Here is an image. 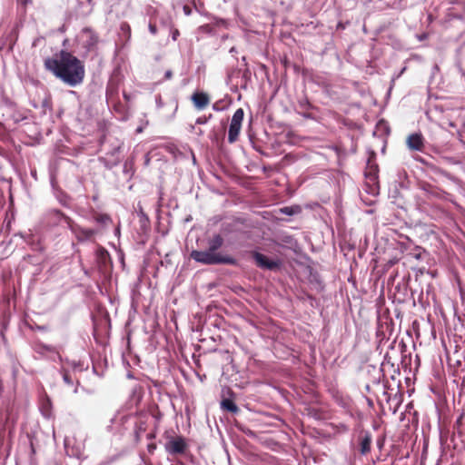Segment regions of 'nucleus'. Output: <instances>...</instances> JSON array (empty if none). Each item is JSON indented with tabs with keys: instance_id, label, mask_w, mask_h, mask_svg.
I'll use <instances>...</instances> for the list:
<instances>
[{
	"instance_id": "f257e3e1",
	"label": "nucleus",
	"mask_w": 465,
	"mask_h": 465,
	"mask_svg": "<svg viewBox=\"0 0 465 465\" xmlns=\"http://www.w3.org/2000/svg\"><path fill=\"white\" fill-rule=\"evenodd\" d=\"M45 66L71 86L82 83L84 78L85 71L83 62L64 50L53 57L46 58Z\"/></svg>"
},
{
	"instance_id": "f03ea898",
	"label": "nucleus",
	"mask_w": 465,
	"mask_h": 465,
	"mask_svg": "<svg viewBox=\"0 0 465 465\" xmlns=\"http://www.w3.org/2000/svg\"><path fill=\"white\" fill-rule=\"evenodd\" d=\"M223 238L220 234H215L208 241V248L206 250H193L191 252V258L195 262L205 265H235L237 263L236 259L227 254H223L221 252H218V250L223 246Z\"/></svg>"
},
{
	"instance_id": "7ed1b4c3",
	"label": "nucleus",
	"mask_w": 465,
	"mask_h": 465,
	"mask_svg": "<svg viewBox=\"0 0 465 465\" xmlns=\"http://www.w3.org/2000/svg\"><path fill=\"white\" fill-rule=\"evenodd\" d=\"M53 213L57 218H62V219H64L66 222L69 229L75 235V237L78 239V241L83 242V241L89 240L95 233V231L93 230V229L83 228V227L79 226L78 224L74 223L69 217L65 216L59 210H54Z\"/></svg>"
},
{
	"instance_id": "20e7f679",
	"label": "nucleus",
	"mask_w": 465,
	"mask_h": 465,
	"mask_svg": "<svg viewBox=\"0 0 465 465\" xmlns=\"http://www.w3.org/2000/svg\"><path fill=\"white\" fill-rule=\"evenodd\" d=\"M164 449L167 453L171 455H180L183 454L187 449V443L185 440L181 437H170V439L165 442Z\"/></svg>"
},
{
	"instance_id": "39448f33",
	"label": "nucleus",
	"mask_w": 465,
	"mask_h": 465,
	"mask_svg": "<svg viewBox=\"0 0 465 465\" xmlns=\"http://www.w3.org/2000/svg\"><path fill=\"white\" fill-rule=\"evenodd\" d=\"M253 259L258 267L262 269H267L271 271H274L280 268L281 262L279 260H272L269 259L266 255L260 252H253Z\"/></svg>"
},
{
	"instance_id": "423d86ee",
	"label": "nucleus",
	"mask_w": 465,
	"mask_h": 465,
	"mask_svg": "<svg viewBox=\"0 0 465 465\" xmlns=\"http://www.w3.org/2000/svg\"><path fill=\"white\" fill-rule=\"evenodd\" d=\"M34 351L41 357L46 358L48 353H51L54 354L60 362L64 361L56 346L45 344L42 341H36L34 345Z\"/></svg>"
},
{
	"instance_id": "0eeeda50",
	"label": "nucleus",
	"mask_w": 465,
	"mask_h": 465,
	"mask_svg": "<svg viewBox=\"0 0 465 465\" xmlns=\"http://www.w3.org/2000/svg\"><path fill=\"white\" fill-rule=\"evenodd\" d=\"M406 144L411 151L421 152L424 148V140L420 133L410 134L406 139Z\"/></svg>"
},
{
	"instance_id": "6e6552de",
	"label": "nucleus",
	"mask_w": 465,
	"mask_h": 465,
	"mask_svg": "<svg viewBox=\"0 0 465 465\" xmlns=\"http://www.w3.org/2000/svg\"><path fill=\"white\" fill-rule=\"evenodd\" d=\"M191 100L197 110L206 108L211 102L210 97L206 93L199 91H196L192 94Z\"/></svg>"
},
{
	"instance_id": "1a4fd4ad",
	"label": "nucleus",
	"mask_w": 465,
	"mask_h": 465,
	"mask_svg": "<svg viewBox=\"0 0 465 465\" xmlns=\"http://www.w3.org/2000/svg\"><path fill=\"white\" fill-rule=\"evenodd\" d=\"M242 118H232L228 130V142L230 143H233L238 140L242 128Z\"/></svg>"
},
{
	"instance_id": "9d476101",
	"label": "nucleus",
	"mask_w": 465,
	"mask_h": 465,
	"mask_svg": "<svg viewBox=\"0 0 465 465\" xmlns=\"http://www.w3.org/2000/svg\"><path fill=\"white\" fill-rule=\"evenodd\" d=\"M83 35L85 37L84 47L88 50H94L99 41L98 35L90 28L83 29Z\"/></svg>"
},
{
	"instance_id": "9b49d317",
	"label": "nucleus",
	"mask_w": 465,
	"mask_h": 465,
	"mask_svg": "<svg viewBox=\"0 0 465 465\" xmlns=\"http://www.w3.org/2000/svg\"><path fill=\"white\" fill-rule=\"evenodd\" d=\"M390 134V126L388 122L381 118V120L376 124L375 128L372 132L373 136L378 138H384Z\"/></svg>"
},
{
	"instance_id": "f8f14e48",
	"label": "nucleus",
	"mask_w": 465,
	"mask_h": 465,
	"mask_svg": "<svg viewBox=\"0 0 465 465\" xmlns=\"http://www.w3.org/2000/svg\"><path fill=\"white\" fill-rule=\"evenodd\" d=\"M371 440L372 438L370 432L366 431L361 435L360 446L361 454H367L371 450Z\"/></svg>"
},
{
	"instance_id": "ddd939ff",
	"label": "nucleus",
	"mask_w": 465,
	"mask_h": 465,
	"mask_svg": "<svg viewBox=\"0 0 465 465\" xmlns=\"http://www.w3.org/2000/svg\"><path fill=\"white\" fill-rule=\"evenodd\" d=\"M221 408L232 413H237L239 411L238 406L231 399H223L221 401Z\"/></svg>"
},
{
	"instance_id": "4468645a",
	"label": "nucleus",
	"mask_w": 465,
	"mask_h": 465,
	"mask_svg": "<svg viewBox=\"0 0 465 465\" xmlns=\"http://www.w3.org/2000/svg\"><path fill=\"white\" fill-rule=\"evenodd\" d=\"M282 214L292 216L302 213V207L300 205L284 206L279 210Z\"/></svg>"
},
{
	"instance_id": "2eb2a0df",
	"label": "nucleus",
	"mask_w": 465,
	"mask_h": 465,
	"mask_svg": "<svg viewBox=\"0 0 465 465\" xmlns=\"http://www.w3.org/2000/svg\"><path fill=\"white\" fill-rule=\"evenodd\" d=\"M231 105V101L228 100V99H222V100H219L217 102H215L213 105V108L217 111V112H220V111H223L227 108H229V106Z\"/></svg>"
},
{
	"instance_id": "dca6fc26",
	"label": "nucleus",
	"mask_w": 465,
	"mask_h": 465,
	"mask_svg": "<svg viewBox=\"0 0 465 465\" xmlns=\"http://www.w3.org/2000/svg\"><path fill=\"white\" fill-rule=\"evenodd\" d=\"M52 407V402L49 397H45L42 402V411L45 417L50 415V411Z\"/></svg>"
},
{
	"instance_id": "f3484780",
	"label": "nucleus",
	"mask_w": 465,
	"mask_h": 465,
	"mask_svg": "<svg viewBox=\"0 0 465 465\" xmlns=\"http://www.w3.org/2000/svg\"><path fill=\"white\" fill-rule=\"evenodd\" d=\"M60 373L62 374L64 382L65 384H67L68 386H73L74 385V381H73L71 375L69 374V372L64 368L62 367L60 369Z\"/></svg>"
},
{
	"instance_id": "a211bd4d",
	"label": "nucleus",
	"mask_w": 465,
	"mask_h": 465,
	"mask_svg": "<svg viewBox=\"0 0 465 465\" xmlns=\"http://www.w3.org/2000/svg\"><path fill=\"white\" fill-rule=\"evenodd\" d=\"M145 430L144 425L143 422L136 423L134 427L135 440L138 441L141 437V433Z\"/></svg>"
},
{
	"instance_id": "6ab92c4d",
	"label": "nucleus",
	"mask_w": 465,
	"mask_h": 465,
	"mask_svg": "<svg viewBox=\"0 0 465 465\" xmlns=\"http://www.w3.org/2000/svg\"><path fill=\"white\" fill-rule=\"evenodd\" d=\"M149 31L152 35H156L157 34V26L155 24L153 23H150L149 24Z\"/></svg>"
},
{
	"instance_id": "aec40b11",
	"label": "nucleus",
	"mask_w": 465,
	"mask_h": 465,
	"mask_svg": "<svg viewBox=\"0 0 465 465\" xmlns=\"http://www.w3.org/2000/svg\"><path fill=\"white\" fill-rule=\"evenodd\" d=\"M96 221L98 223H106L107 221H109V216L106 214L100 215L96 218Z\"/></svg>"
},
{
	"instance_id": "412c9836",
	"label": "nucleus",
	"mask_w": 465,
	"mask_h": 465,
	"mask_svg": "<svg viewBox=\"0 0 465 465\" xmlns=\"http://www.w3.org/2000/svg\"><path fill=\"white\" fill-rule=\"evenodd\" d=\"M243 114H244L243 109L238 108L237 110H235L232 116H243Z\"/></svg>"
},
{
	"instance_id": "4be33fe9",
	"label": "nucleus",
	"mask_w": 465,
	"mask_h": 465,
	"mask_svg": "<svg viewBox=\"0 0 465 465\" xmlns=\"http://www.w3.org/2000/svg\"><path fill=\"white\" fill-rule=\"evenodd\" d=\"M46 358L52 361H60L54 354H51V353H48Z\"/></svg>"
},
{
	"instance_id": "5701e85b",
	"label": "nucleus",
	"mask_w": 465,
	"mask_h": 465,
	"mask_svg": "<svg viewBox=\"0 0 465 465\" xmlns=\"http://www.w3.org/2000/svg\"><path fill=\"white\" fill-rule=\"evenodd\" d=\"M207 122V118H197L196 124H204Z\"/></svg>"
},
{
	"instance_id": "b1692460",
	"label": "nucleus",
	"mask_w": 465,
	"mask_h": 465,
	"mask_svg": "<svg viewBox=\"0 0 465 465\" xmlns=\"http://www.w3.org/2000/svg\"><path fill=\"white\" fill-rule=\"evenodd\" d=\"M183 12H184V14H185L186 15H191V12H192V11H191V8H190L188 5H184V6H183Z\"/></svg>"
},
{
	"instance_id": "393cba45",
	"label": "nucleus",
	"mask_w": 465,
	"mask_h": 465,
	"mask_svg": "<svg viewBox=\"0 0 465 465\" xmlns=\"http://www.w3.org/2000/svg\"><path fill=\"white\" fill-rule=\"evenodd\" d=\"M180 33L177 29H175L173 32V39L175 41L177 39V37L179 36Z\"/></svg>"
},
{
	"instance_id": "a878e982",
	"label": "nucleus",
	"mask_w": 465,
	"mask_h": 465,
	"mask_svg": "<svg viewBox=\"0 0 465 465\" xmlns=\"http://www.w3.org/2000/svg\"><path fill=\"white\" fill-rule=\"evenodd\" d=\"M172 75H173V73H172L171 71H167V72L165 73V77H166L167 79H170V78L172 77Z\"/></svg>"
},
{
	"instance_id": "bb28decb",
	"label": "nucleus",
	"mask_w": 465,
	"mask_h": 465,
	"mask_svg": "<svg viewBox=\"0 0 465 465\" xmlns=\"http://www.w3.org/2000/svg\"><path fill=\"white\" fill-rule=\"evenodd\" d=\"M120 420H121L122 421H124V422H125V421H127V420H129V417H128V416H126V415H124V416H122V417L120 418Z\"/></svg>"
},
{
	"instance_id": "cd10ccee",
	"label": "nucleus",
	"mask_w": 465,
	"mask_h": 465,
	"mask_svg": "<svg viewBox=\"0 0 465 465\" xmlns=\"http://www.w3.org/2000/svg\"><path fill=\"white\" fill-rule=\"evenodd\" d=\"M36 328L39 331H46L47 330V328L45 326H37Z\"/></svg>"
},
{
	"instance_id": "c85d7f7f",
	"label": "nucleus",
	"mask_w": 465,
	"mask_h": 465,
	"mask_svg": "<svg viewBox=\"0 0 465 465\" xmlns=\"http://www.w3.org/2000/svg\"><path fill=\"white\" fill-rule=\"evenodd\" d=\"M143 132V126H139L137 129H136V133L137 134H140Z\"/></svg>"
},
{
	"instance_id": "c756f323",
	"label": "nucleus",
	"mask_w": 465,
	"mask_h": 465,
	"mask_svg": "<svg viewBox=\"0 0 465 465\" xmlns=\"http://www.w3.org/2000/svg\"><path fill=\"white\" fill-rule=\"evenodd\" d=\"M252 124H253V118H250V127L251 128H252Z\"/></svg>"
},
{
	"instance_id": "7c9ffc66",
	"label": "nucleus",
	"mask_w": 465,
	"mask_h": 465,
	"mask_svg": "<svg viewBox=\"0 0 465 465\" xmlns=\"http://www.w3.org/2000/svg\"><path fill=\"white\" fill-rule=\"evenodd\" d=\"M74 393H76V392H77V387H75V388H74Z\"/></svg>"
}]
</instances>
